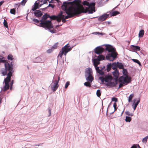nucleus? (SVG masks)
I'll return each mask as SVG.
<instances>
[{
	"label": "nucleus",
	"instance_id": "obj_1",
	"mask_svg": "<svg viewBox=\"0 0 148 148\" xmlns=\"http://www.w3.org/2000/svg\"><path fill=\"white\" fill-rule=\"evenodd\" d=\"M95 53L99 55L104 51H108L109 52L106 57V59L109 61H113L118 58V55L116 51L115 48L109 45H103L96 47L94 49Z\"/></svg>",
	"mask_w": 148,
	"mask_h": 148
},
{
	"label": "nucleus",
	"instance_id": "obj_2",
	"mask_svg": "<svg viewBox=\"0 0 148 148\" xmlns=\"http://www.w3.org/2000/svg\"><path fill=\"white\" fill-rule=\"evenodd\" d=\"M92 69L88 68L86 69L85 76L87 82L84 83V86L90 88L91 87V83L94 79V77L92 76Z\"/></svg>",
	"mask_w": 148,
	"mask_h": 148
},
{
	"label": "nucleus",
	"instance_id": "obj_3",
	"mask_svg": "<svg viewBox=\"0 0 148 148\" xmlns=\"http://www.w3.org/2000/svg\"><path fill=\"white\" fill-rule=\"evenodd\" d=\"M5 69L1 70L3 76H5L7 75V72H8V76H11V75H12L14 72L13 70V67L11 66L10 63L8 62H6L4 63Z\"/></svg>",
	"mask_w": 148,
	"mask_h": 148
},
{
	"label": "nucleus",
	"instance_id": "obj_4",
	"mask_svg": "<svg viewBox=\"0 0 148 148\" xmlns=\"http://www.w3.org/2000/svg\"><path fill=\"white\" fill-rule=\"evenodd\" d=\"M43 15L42 18L40 20V23L37 26L43 27L50 23L51 25H52V23L51 20H47L50 17V14L47 13H44Z\"/></svg>",
	"mask_w": 148,
	"mask_h": 148
},
{
	"label": "nucleus",
	"instance_id": "obj_5",
	"mask_svg": "<svg viewBox=\"0 0 148 148\" xmlns=\"http://www.w3.org/2000/svg\"><path fill=\"white\" fill-rule=\"evenodd\" d=\"M74 46L71 47L69 45V43L67 44L62 48L61 51L59 53L58 56L61 58H62L63 54L66 56L67 53L70 51Z\"/></svg>",
	"mask_w": 148,
	"mask_h": 148
},
{
	"label": "nucleus",
	"instance_id": "obj_6",
	"mask_svg": "<svg viewBox=\"0 0 148 148\" xmlns=\"http://www.w3.org/2000/svg\"><path fill=\"white\" fill-rule=\"evenodd\" d=\"M7 77L4 79L3 83L5 84V85L3 87L1 88V90L5 91L9 89L10 88L9 83L11 81V77L12 75H11V76H8V74H7Z\"/></svg>",
	"mask_w": 148,
	"mask_h": 148
},
{
	"label": "nucleus",
	"instance_id": "obj_7",
	"mask_svg": "<svg viewBox=\"0 0 148 148\" xmlns=\"http://www.w3.org/2000/svg\"><path fill=\"white\" fill-rule=\"evenodd\" d=\"M35 3V4H36ZM35 5H33L32 7V9L31 10L34 11V12H32L31 13L32 14H34V16L37 17L39 18L42 16L43 14V12H41L40 10H36L37 9H36V8H35Z\"/></svg>",
	"mask_w": 148,
	"mask_h": 148
},
{
	"label": "nucleus",
	"instance_id": "obj_8",
	"mask_svg": "<svg viewBox=\"0 0 148 148\" xmlns=\"http://www.w3.org/2000/svg\"><path fill=\"white\" fill-rule=\"evenodd\" d=\"M83 4L84 6H87V7L84 6L83 8L85 10H87L88 8H94L95 6V3L92 1L90 3L88 1H85L83 2Z\"/></svg>",
	"mask_w": 148,
	"mask_h": 148
},
{
	"label": "nucleus",
	"instance_id": "obj_9",
	"mask_svg": "<svg viewBox=\"0 0 148 148\" xmlns=\"http://www.w3.org/2000/svg\"><path fill=\"white\" fill-rule=\"evenodd\" d=\"M51 23L48 24V25L43 27V28L45 29L46 30H48V31L52 34L56 33V30L55 29H51L53 28V24L52 23V25H51Z\"/></svg>",
	"mask_w": 148,
	"mask_h": 148
},
{
	"label": "nucleus",
	"instance_id": "obj_10",
	"mask_svg": "<svg viewBox=\"0 0 148 148\" xmlns=\"http://www.w3.org/2000/svg\"><path fill=\"white\" fill-rule=\"evenodd\" d=\"M50 86L52 91L53 92H55L57 90L59 87L58 82L57 81L56 82H53L52 83Z\"/></svg>",
	"mask_w": 148,
	"mask_h": 148
},
{
	"label": "nucleus",
	"instance_id": "obj_11",
	"mask_svg": "<svg viewBox=\"0 0 148 148\" xmlns=\"http://www.w3.org/2000/svg\"><path fill=\"white\" fill-rule=\"evenodd\" d=\"M65 10V13H64V12L62 11V15L63 16L61 15V16L62 17H65V18H69L72 17L73 16V15L72 14L70 13L68 11L66 10Z\"/></svg>",
	"mask_w": 148,
	"mask_h": 148
},
{
	"label": "nucleus",
	"instance_id": "obj_12",
	"mask_svg": "<svg viewBox=\"0 0 148 148\" xmlns=\"http://www.w3.org/2000/svg\"><path fill=\"white\" fill-rule=\"evenodd\" d=\"M109 16V14H104L101 16H99L98 20L99 21H103L108 17Z\"/></svg>",
	"mask_w": 148,
	"mask_h": 148
},
{
	"label": "nucleus",
	"instance_id": "obj_13",
	"mask_svg": "<svg viewBox=\"0 0 148 148\" xmlns=\"http://www.w3.org/2000/svg\"><path fill=\"white\" fill-rule=\"evenodd\" d=\"M62 11H61L57 15H52L51 16L50 15V17H49V18H50V20H51H51H56L57 18H59V17H61V15L62 16H63L62 15Z\"/></svg>",
	"mask_w": 148,
	"mask_h": 148
},
{
	"label": "nucleus",
	"instance_id": "obj_14",
	"mask_svg": "<svg viewBox=\"0 0 148 148\" xmlns=\"http://www.w3.org/2000/svg\"><path fill=\"white\" fill-rule=\"evenodd\" d=\"M135 15L144 19L148 20V16L147 15H145L142 13H136L135 14Z\"/></svg>",
	"mask_w": 148,
	"mask_h": 148
},
{
	"label": "nucleus",
	"instance_id": "obj_15",
	"mask_svg": "<svg viewBox=\"0 0 148 148\" xmlns=\"http://www.w3.org/2000/svg\"><path fill=\"white\" fill-rule=\"evenodd\" d=\"M92 61L93 63V65L94 66H97L100 64V60H98V58H95L92 59Z\"/></svg>",
	"mask_w": 148,
	"mask_h": 148
},
{
	"label": "nucleus",
	"instance_id": "obj_16",
	"mask_svg": "<svg viewBox=\"0 0 148 148\" xmlns=\"http://www.w3.org/2000/svg\"><path fill=\"white\" fill-rule=\"evenodd\" d=\"M140 99L139 98H135L133 101V103L132 105L137 106L139 103H140Z\"/></svg>",
	"mask_w": 148,
	"mask_h": 148
},
{
	"label": "nucleus",
	"instance_id": "obj_17",
	"mask_svg": "<svg viewBox=\"0 0 148 148\" xmlns=\"http://www.w3.org/2000/svg\"><path fill=\"white\" fill-rule=\"evenodd\" d=\"M130 49L132 50L131 51H140V47L139 46L137 45H132L130 46Z\"/></svg>",
	"mask_w": 148,
	"mask_h": 148
},
{
	"label": "nucleus",
	"instance_id": "obj_18",
	"mask_svg": "<svg viewBox=\"0 0 148 148\" xmlns=\"http://www.w3.org/2000/svg\"><path fill=\"white\" fill-rule=\"evenodd\" d=\"M126 80H125V85H127L128 84L130 83L132 81L131 77L130 76L127 75L125 76Z\"/></svg>",
	"mask_w": 148,
	"mask_h": 148
},
{
	"label": "nucleus",
	"instance_id": "obj_19",
	"mask_svg": "<svg viewBox=\"0 0 148 148\" xmlns=\"http://www.w3.org/2000/svg\"><path fill=\"white\" fill-rule=\"evenodd\" d=\"M44 62V60L42 59L40 57H37L34 60L33 62L34 63H42Z\"/></svg>",
	"mask_w": 148,
	"mask_h": 148
},
{
	"label": "nucleus",
	"instance_id": "obj_20",
	"mask_svg": "<svg viewBox=\"0 0 148 148\" xmlns=\"http://www.w3.org/2000/svg\"><path fill=\"white\" fill-rule=\"evenodd\" d=\"M112 73L113 76L115 77V78H118L119 74V73L118 69H116L114 71L112 72Z\"/></svg>",
	"mask_w": 148,
	"mask_h": 148
},
{
	"label": "nucleus",
	"instance_id": "obj_21",
	"mask_svg": "<svg viewBox=\"0 0 148 148\" xmlns=\"http://www.w3.org/2000/svg\"><path fill=\"white\" fill-rule=\"evenodd\" d=\"M96 72L101 75H104V72L103 71H101L100 69H99V66H95Z\"/></svg>",
	"mask_w": 148,
	"mask_h": 148
},
{
	"label": "nucleus",
	"instance_id": "obj_22",
	"mask_svg": "<svg viewBox=\"0 0 148 148\" xmlns=\"http://www.w3.org/2000/svg\"><path fill=\"white\" fill-rule=\"evenodd\" d=\"M112 80L109 81L106 83V85L108 88H111L114 87V82H112Z\"/></svg>",
	"mask_w": 148,
	"mask_h": 148
},
{
	"label": "nucleus",
	"instance_id": "obj_23",
	"mask_svg": "<svg viewBox=\"0 0 148 148\" xmlns=\"http://www.w3.org/2000/svg\"><path fill=\"white\" fill-rule=\"evenodd\" d=\"M125 77L124 75H122L119 78V82L120 83H121L122 84H124L125 85Z\"/></svg>",
	"mask_w": 148,
	"mask_h": 148
},
{
	"label": "nucleus",
	"instance_id": "obj_24",
	"mask_svg": "<svg viewBox=\"0 0 148 148\" xmlns=\"http://www.w3.org/2000/svg\"><path fill=\"white\" fill-rule=\"evenodd\" d=\"M118 68L120 69H124V63L117 62V68Z\"/></svg>",
	"mask_w": 148,
	"mask_h": 148
},
{
	"label": "nucleus",
	"instance_id": "obj_25",
	"mask_svg": "<svg viewBox=\"0 0 148 148\" xmlns=\"http://www.w3.org/2000/svg\"><path fill=\"white\" fill-rule=\"evenodd\" d=\"M94 9H95V8H88L87 10H85L86 11L85 12H83L86 13L88 12L89 14H92L94 12H95V10H94Z\"/></svg>",
	"mask_w": 148,
	"mask_h": 148
},
{
	"label": "nucleus",
	"instance_id": "obj_26",
	"mask_svg": "<svg viewBox=\"0 0 148 148\" xmlns=\"http://www.w3.org/2000/svg\"><path fill=\"white\" fill-rule=\"evenodd\" d=\"M36 3L35 8H36V9H39L43 5L42 4H40V3H39V2H38V1H36L35 2L34 5Z\"/></svg>",
	"mask_w": 148,
	"mask_h": 148
},
{
	"label": "nucleus",
	"instance_id": "obj_27",
	"mask_svg": "<svg viewBox=\"0 0 148 148\" xmlns=\"http://www.w3.org/2000/svg\"><path fill=\"white\" fill-rule=\"evenodd\" d=\"M105 81H104V82H105L107 83V82H108L109 81H110V80H112V78L110 77L109 75H106L105 76Z\"/></svg>",
	"mask_w": 148,
	"mask_h": 148
},
{
	"label": "nucleus",
	"instance_id": "obj_28",
	"mask_svg": "<svg viewBox=\"0 0 148 148\" xmlns=\"http://www.w3.org/2000/svg\"><path fill=\"white\" fill-rule=\"evenodd\" d=\"M70 0H68L67 1H64L63 2V3L62 4L61 7L62 8L63 10H66V6L65 5V4H67L70 3V2H69L68 1Z\"/></svg>",
	"mask_w": 148,
	"mask_h": 148
},
{
	"label": "nucleus",
	"instance_id": "obj_29",
	"mask_svg": "<svg viewBox=\"0 0 148 148\" xmlns=\"http://www.w3.org/2000/svg\"><path fill=\"white\" fill-rule=\"evenodd\" d=\"M110 13L111 16H115L120 14L119 12L116 10L112 12H111Z\"/></svg>",
	"mask_w": 148,
	"mask_h": 148
},
{
	"label": "nucleus",
	"instance_id": "obj_30",
	"mask_svg": "<svg viewBox=\"0 0 148 148\" xmlns=\"http://www.w3.org/2000/svg\"><path fill=\"white\" fill-rule=\"evenodd\" d=\"M112 69L113 70H116V69H118L117 68V62H114L111 63Z\"/></svg>",
	"mask_w": 148,
	"mask_h": 148
},
{
	"label": "nucleus",
	"instance_id": "obj_31",
	"mask_svg": "<svg viewBox=\"0 0 148 148\" xmlns=\"http://www.w3.org/2000/svg\"><path fill=\"white\" fill-rule=\"evenodd\" d=\"M99 55L97 56V58H98V60H99L101 61L103 60H105V56L104 55Z\"/></svg>",
	"mask_w": 148,
	"mask_h": 148
},
{
	"label": "nucleus",
	"instance_id": "obj_32",
	"mask_svg": "<svg viewBox=\"0 0 148 148\" xmlns=\"http://www.w3.org/2000/svg\"><path fill=\"white\" fill-rule=\"evenodd\" d=\"M144 34V31L143 29L140 30L138 34V37L142 38L143 37Z\"/></svg>",
	"mask_w": 148,
	"mask_h": 148
},
{
	"label": "nucleus",
	"instance_id": "obj_33",
	"mask_svg": "<svg viewBox=\"0 0 148 148\" xmlns=\"http://www.w3.org/2000/svg\"><path fill=\"white\" fill-rule=\"evenodd\" d=\"M132 60L134 62H135L136 63L138 64L140 66H142L140 62L138 60L136 59H132Z\"/></svg>",
	"mask_w": 148,
	"mask_h": 148
},
{
	"label": "nucleus",
	"instance_id": "obj_34",
	"mask_svg": "<svg viewBox=\"0 0 148 148\" xmlns=\"http://www.w3.org/2000/svg\"><path fill=\"white\" fill-rule=\"evenodd\" d=\"M112 68L111 63H108L106 66V69L108 72L110 71Z\"/></svg>",
	"mask_w": 148,
	"mask_h": 148
},
{
	"label": "nucleus",
	"instance_id": "obj_35",
	"mask_svg": "<svg viewBox=\"0 0 148 148\" xmlns=\"http://www.w3.org/2000/svg\"><path fill=\"white\" fill-rule=\"evenodd\" d=\"M32 21L35 23L34 24H36L37 25L39 24V23H40V20H38L36 18H33Z\"/></svg>",
	"mask_w": 148,
	"mask_h": 148
},
{
	"label": "nucleus",
	"instance_id": "obj_36",
	"mask_svg": "<svg viewBox=\"0 0 148 148\" xmlns=\"http://www.w3.org/2000/svg\"><path fill=\"white\" fill-rule=\"evenodd\" d=\"M132 119L131 117L126 116L125 117V121L127 122H130L131 121Z\"/></svg>",
	"mask_w": 148,
	"mask_h": 148
},
{
	"label": "nucleus",
	"instance_id": "obj_37",
	"mask_svg": "<svg viewBox=\"0 0 148 148\" xmlns=\"http://www.w3.org/2000/svg\"><path fill=\"white\" fill-rule=\"evenodd\" d=\"M134 94L132 93L131 94L129 97L128 101L129 103L131 102L132 101V99L133 97H134Z\"/></svg>",
	"mask_w": 148,
	"mask_h": 148
},
{
	"label": "nucleus",
	"instance_id": "obj_38",
	"mask_svg": "<svg viewBox=\"0 0 148 148\" xmlns=\"http://www.w3.org/2000/svg\"><path fill=\"white\" fill-rule=\"evenodd\" d=\"M122 69V73L123 75L125 76L127 75L128 74V72L127 69H125L124 68V69Z\"/></svg>",
	"mask_w": 148,
	"mask_h": 148
},
{
	"label": "nucleus",
	"instance_id": "obj_39",
	"mask_svg": "<svg viewBox=\"0 0 148 148\" xmlns=\"http://www.w3.org/2000/svg\"><path fill=\"white\" fill-rule=\"evenodd\" d=\"M10 13L14 15L16 13V8L11 9L10 10Z\"/></svg>",
	"mask_w": 148,
	"mask_h": 148
},
{
	"label": "nucleus",
	"instance_id": "obj_40",
	"mask_svg": "<svg viewBox=\"0 0 148 148\" xmlns=\"http://www.w3.org/2000/svg\"><path fill=\"white\" fill-rule=\"evenodd\" d=\"M104 75H101V76L99 77V79L101 81V82L103 83L104 82L105 80V76L104 77Z\"/></svg>",
	"mask_w": 148,
	"mask_h": 148
},
{
	"label": "nucleus",
	"instance_id": "obj_41",
	"mask_svg": "<svg viewBox=\"0 0 148 148\" xmlns=\"http://www.w3.org/2000/svg\"><path fill=\"white\" fill-rule=\"evenodd\" d=\"M101 94V90L98 89L96 92V95L98 97H100Z\"/></svg>",
	"mask_w": 148,
	"mask_h": 148
},
{
	"label": "nucleus",
	"instance_id": "obj_42",
	"mask_svg": "<svg viewBox=\"0 0 148 148\" xmlns=\"http://www.w3.org/2000/svg\"><path fill=\"white\" fill-rule=\"evenodd\" d=\"M58 42H57L55 43L51 47L54 50L57 48L58 45Z\"/></svg>",
	"mask_w": 148,
	"mask_h": 148
},
{
	"label": "nucleus",
	"instance_id": "obj_43",
	"mask_svg": "<svg viewBox=\"0 0 148 148\" xmlns=\"http://www.w3.org/2000/svg\"><path fill=\"white\" fill-rule=\"evenodd\" d=\"M7 59L9 60H12L14 59L13 56L11 54H9L7 56Z\"/></svg>",
	"mask_w": 148,
	"mask_h": 148
},
{
	"label": "nucleus",
	"instance_id": "obj_44",
	"mask_svg": "<svg viewBox=\"0 0 148 148\" xmlns=\"http://www.w3.org/2000/svg\"><path fill=\"white\" fill-rule=\"evenodd\" d=\"M3 24L4 26L6 28H8V24L7 23V21L5 20V19H4V21L3 23Z\"/></svg>",
	"mask_w": 148,
	"mask_h": 148
},
{
	"label": "nucleus",
	"instance_id": "obj_45",
	"mask_svg": "<svg viewBox=\"0 0 148 148\" xmlns=\"http://www.w3.org/2000/svg\"><path fill=\"white\" fill-rule=\"evenodd\" d=\"M125 113L128 115V116H132L133 115V114L132 113H130L129 111H126L125 112Z\"/></svg>",
	"mask_w": 148,
	"mask_h": 148
},
{
	"label": "nucleus",
	"instance_id": "obj_46",
	"mask_svg": "<svg viewBox=\"0 0 148 148\" xmlns=\"http://www.w3.org/2000/svg\"><path fill=\"white\" fill-rule=\"evenodd\" d=\"M112 101H114L115 102H116L118 101L117 98L116 97H113L111 99Z\"/></svg>",
	"mask_w": 148,
	"mask_h": 148
},
{
	"label": "nucleus",
	"instance_id": "obj_47",
	"mask_svg": "<svg viewBox=\"0 0 148 148\" xmlns=\"http://www.w3.org/2000/svg\"><path fill=\"white\" fill-rule=\"evenodd\" d=\"M27 0H22V1L21 2V5L23 6L25 5Z\"/></svg>",
	"mask_w": 148,
	"mask_h": 148
},
{
	"label": "nucleus",
	"instance_id": "obj_48",
	"mask_svg": "<svg viewBox=\"0 0 148 148\" xmlns=\"http://www.w3.org/2000/svg\"><path fill=\"white\" fill-rule=\"evenodd\" d=\"M59 18H62V22L63 23L66 22L67 21L66 20V19H68L67 18H65V17H62L61 16V17H59Z\"/></svg>",
	"mask_w": 148,
	"mask_h": 148
},
{
	"label": "nucleus",
	"instance_id": "obj_49",
	"mask_svg": "<svg viewBox=\"0 0 148 148\" xmlns=\"http://www.w3.org/2000/svg\"><path fill=\"white\" fill-rule=\"evenodd\" d=\"M117 78H113V79L115 81V82H114V87L116 86V85L118 84V80Z\"/></svg>",
	"mask_w": 148,
	"mask_h": 148
},
{
	"label": "nucleus",
	"instance_id": "obj_50",
	"mask_svg": "<svg viewBox=\"0 0 148 148\" xmlns=\"http://www.w3.org/2000/svg\"><path fill=\"white\" fill-rule=\"evenodd\" d=\"M54 50L51 47L47 50V52L48 53H50L52 52Z\"/></svg>",
	"mask_w": 148,
	"mask_h": 148
},
{
	"label": "nucleus",
	"instance_id": "obj_51",
	"mask_svg": "<svg viewBox=\"0 0 148 148\" xmlns=\"http://www.w3.org/2000/svg\"><path fill=\"white\" fill-rule=\"evenodd\" d=\"M20 5L21 3H18L17 4H14V7H15V8H16V7H17L18 8H19Z\"/></svg>",
	"mask_w": 148,
	"mask_h": 148
},
{
	"label": "nucleus",
	"instance_id": "obj_52",
	"mask_svg": "<svg viewBox=\"0 0 148 148\" xmlns=\"http://www.w3.org/2000/svg\"><path fill=\"white\" fill-rule=\"evenodd\" d=\"M144 65L145 67L148 68V60H145Z\"/></svg>",
	"mask_w": 148,
	"mask_h": 148
},
{
	"label": "nucleus",
	"instance_id": "obj_53",
	"mask_svg": "<svg viewBox=\"0 0 148 148\" xmlns=\"http://www.w3.org/2000/svg\"><path fill=\"white\" fill-rule=\"evenodd\" d=\"M55 6L54 4H51L49 3L47 7V8L49 7H51L52 8H53Z\"/></svg>",
	"mask_w": 148,
	"mask_h": 148
},
{
	"label": "nucleus",
	"instance_id": "obj_54",
	"mask_svg": "<svg viewBox=\"0 0 148 148\" xmlns=\"http://www.w3.org/2000/svg\"><path fill=\"white\" fill-rule=\"evenodd\" d=\"M69 85L70 82L69 81L67 82L65 84V88H67Z\"/></svg>",
	"mask_w": 148,
	"mask_h": 148
},
{
	"label": "nucleus",
	"instance_id": "obj_55",
	"mask_svg": "<svg viewBox=\"0 0 148 148\" xmlns=\"http://www.w3.org/2000/svg\"><path fill=\"white\" fill-rule=\"evenodd\" d=\"M13 83H14V80H12V81L10 83V90H12V86L13 84Z\"/></svg>",
	"mask_w": 148,
	"mask_h": 148
},
{
	"label": "nucleus",
	"instance_id": "obj_56",
	"mask_svg": "<svg viewBox=\"0 0 148 148\" xmlns=\"http://www.w3.org/2000/svg\"><path fill=\"white\" fill-rule=\"evenodd\" d=\"M60 80V77L59 76H58V80H53L52 81V83L53 82H56L57 81L58 82V83L59 81V80Z\"/></svg>",
	"mask_w": 148,
	"mask_h": 148
},
{
	"label": "nucleus",
	"instance_id": "obj_57",
	"mask_svg": "<svg viewBox=\"0 0 148 148\" xmlns=\"http://www.w3.org/2000/svg\"><path fill=\"white\" fill-rule=\"evenodd\" d=\"M147 139L145 137L143 139L142 141L143 143H146L147 142Z\"/></svg>",
	"mask_w": 148,
	"mask_h": 148
},
{
	"label": "nucleus",
	"instance_id": "obj_58",
	"mask_svg": "<svg viewBox=\"0 0 148 148\" xmlns=\"http://www.w3.org/2000/svg\"><path fill=\"white\" fill-rule=\"evenodd\" d=\"M123 84H122L121 83H120L119 85V86L118 87V89L120 88L123 87L124 85Z\"/></svg>",
	"mask_w": 148,
	"mask_h": 148
},
{
	"label": "nucleus",
	"instance_id": "obj_59",
	"mask_svg": "<svg viewBox=\"0 0 148 148\" xmlns=\"http://www.w3.org/2000/svg\"><path fill=\"white\" fill-rule=\"evenodd\" d=\"M48 112L49 113V115L48 116H50L51 115V110L49 108H48Z\"/></svg>",
	"mask_w": 148,
	"mask_h": 148
},
{
	"label": "nucleus",
	"instance_id": "obj_60",
	"mask_svg": "<svg viewBox=\"0 0 148 148\" xmlns=\"http://www.w3.org/2000/svg\"><path fill=\"white\" fill-rule=\"evenodd\" d=\"M107 23H108V24H110L111 23V22L110 21H106L105 22H104L102 23V24H106Z\"/></svg>",
	"mask_w": 148,
	"mask_h": 148
},
{
	"label": "nucleus",
	"instance_id": "obj_61",
	"mask_svg": "<svg viewBox=\"0 0 148 148\" xmlns=\"http://www.w3.org/2000/svg\"><path fill=\"white\" fill-rule=\"evenodd\" d=\"M114 111L113 112L110 113V114H113L114 113V112L117 110V107H115V108H114Z\"/></svg>",
	"mask_w": 148,
	"mask_h": 148
},
{
	"label": "nucleus",
	"instance_id": "obj_62",
	"mask_svg": "<svg viewBox=\"0 0 148 148\" xmlns=\"http://www.w3.org/2000/svg\"><path fill=\"white\" fill-rule=\"evenodd\" d=\"M49 1V0H44L42 3V4H43V5L44 4H47V3H48L47 1Z\"/></svg>",
	"mask_w": 148,
	"mask_h": 148
},
{
	"label": "nucleus",
	"instance_id": "obj_63",
	"mask_svg": "<svg viewBox=\"0 0 148 148\" xmlns=\"http://www.w3.org/2000/svg\"><path fill=\"white\" fill-rule=\"evenodd\" d=\"M99 32H94L92 33V34L95 35H99Z\"/></svg>",
	"mask_w": 148,
	"mask_h": 148
},
{
	"label": "nucleus",
	"instance_id": "obj_64",
	"mask_svg": "<svg viewBox=\"0 0 148 148\" xmlns=\"http://www.w3.org/2000/svg\"><path fill=\"white\" fill-rule=\"evenodd\" d=\"M47 8V7L43 8H40V10H41L42 11H43L45 10H46Z\"/></svg>",
	"mask_w": 148,
	"mask_h": 148
}]
</instances>
